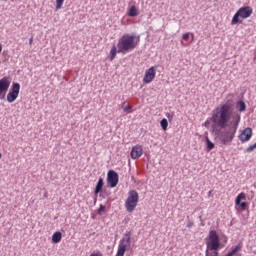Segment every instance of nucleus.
<instances>
[{"label":"nucleus","instance_id":"21","mask_svg":"<svg viewBox=\"0 0 256 256\" xmlns=\"http://www.w3.org/2000/svg\"><path fill=\"white\" fill-rule=\"evenodd\" d=\"M160 126L162 127L163 131H167V127H169V122L167 121L166 118H163L160 121Z\"/></svg>","mask_w":256,"mask_h":256},{"label":"nucleus","instance_id":"25","mask_svg":"<svg viewBox=\"0 0 256 256\" xmlns=\"http://www.w3.org/2000/svg\"><path fill=\"white\" fill-rule=\"evenodd\" d=\"M123 111H126L127 113H133V107L127 105L122 107Z\"/></svg>","mask_w":256,"mask_h":256},{"label":"nucleus","instance_id":"31","mask_svg":"<svg viewBox=\"0 0 256 256\" xmlns=\"http://www.w3.org/2000/svg\"><path fill=\"white\" fill-rule=\"evenodd\" d=\"M3 51V45L0 43V53Z\"/></svg>","mask_w":256,"mask_h":256},{"label":"nucleus","instance_id":"16","mask_svg":"<svg viewBox=\"0 0 256 256\" xmlns=\"http://www.w3.org/2000/svg\"><path fill=\"white\" fill-rule=\"evenodd\" d=\"M61 239H63V234L59 231L52 235V243H61Z\"/></svg>","mask_w":256,"mask_h":256},{"label":"nucleus","instance_id":"33","mask_svg":"<svg viewBox=\"0 0 256 256\" xmlns=\"http://www.w3.org/2000/svg\"><path fill=\"white\" fill-rule=\"evenodd\" d=\"M100 197H103V198H105V197L103 196V194H100Z\"/></svg>","mask_w":256,"mask_h":256},{"label":"nucleus","instance_id":"18","mask_svg":"<svg viewBox=\"0 0 256 256\" xmlns=\"http://www.w3.org/2000/svg\"><path fill=\"white\" fill-rule=\"evenodd\" d=\"M117 53H119V48L117 49V46L113 45L111 50H110V61H113L115 57H117Z\"/></svg>","mask_w":256,"mask_h":256},{"label":"nucleus","instance_id":"20","mask_svg":"<svg viewBox=\"0 0 256 256\" xmlns=\"http://www.w3.org/2000/svg\"><path fill=\"white\" fill-rule=\"evenodd\" d=\"M206 147L208 151H212V149H215V144L209 140V137L206 136Z\"/></svg>","mask_w":256,"mask_h":256},{"label":"nucleus","instance_id":"26","mask_svg":"<svg viewBox=\"0 0 256 256\" xmlns=\"http://www.w3.org/2000/svg\"><path fill=\"white\" fill-rule=\"evenodd\" d=\"M166 117L168 121H173L174 114L173 113H166Z\"/></svg>","mask_w":256,"mask_h":256},{"label":"nucleus","instance_id":"30","mask_svg":"<svg viewBox=\"0 0 256 256\" xmlns=\"http://www.w3.org/2000/svg\"><path fill=\"white\" fill-rule=\"evenodd\" d=\"M29 45H33V37L29 39Z\"/></svg>","mask_w":256,"mask_h":256},{"label":"nucleus","instance_id":"5","mask_svg":"<svg viewBox=\"0 0 256 256\" xmlns=\"http://www.w3.org/2000/svg\"><path fill=\"white\" fill-rule=\"evenodd\" d=\"M131 231H126L119 241L118 250L116 256H125V251L131 249Z\"/></svg>","mask_w":256,"mask_h":256},{"label":"nucleus","instance_id":"24","mask_svg":"<svg viewBox=\"0 0 256 256\" xmlns=\"http://www.w3.org/2000/svg\"><path fill=\"white\" fill-rule=\"evenodd\" d=\"M256 149V142L253 145H250L246 148V153H253V150Z\"/></svg>","mask_w":256,"mask_h":256},{"label":"nucleus","instance_id":"28","mask_svg":"<svg viewBox=\"0 0 256 256\" xmlns=\"http://www.w3.org/2000/svg\"><path fill=\"white\" fill-rule=\"evenodd\" d=\"M182 39H183L184 41H187V39H189V33L183 34Z\"/></svg>","mask_w":256,"mask_h":256},{"label":"nucleus","instance_id":"15","mask_svg":"<svg viewBox=\"0 0 256 256\" xmlns=\"http://www.w3.org/2000/svg\"><path fill=\"white\" fill-rule=\"evenodd\" d=\"M236 109H238L240 113H243L247 110V104H245V101L239 100L236 102Z\"/></svg>","mask_w":256,"mask_h":256},{"label":"nucleus","instance_id":"37","mask_svg":"<svg viewBox=\"0 0 256 256\" xmlns=\"http://www.w3.org/2000/svg\"><path fill=\"white\" fill-rule=\"evenodd\" d=\"M211 191L208 192V195H210Z\"/></svg>","mask_w":256,"mask_h":256},{"label":"nucleus","instance_id":"6","mask_svg":"<svg viewBox=\"0 0 256 256\" xmlns=\"http://www.w3.org/2000/svg\"><path fill=\"white\" fill-rule=\"evenodd\" d=\"M137 203H139V192H137V190H130L125 201L126 211L128 213H133L137 207Z\"/></svg>","mask_w":256,"mask_h":256},{"label":"nucleus","instance_id":"35","mask_svg":"<svg viewBox=\"0 0 256 256\" xmlns=\"http://www.w3.org/2000/svg\"><path fill=\"white\" fill-rule=\"evenodd\" d=\"M44 197H47V193L44 194Z\"/></svg>","mask_w":256,"mask_h":256},{"label":"nucleus","instance_id":"29","mask_svg":"<svg viewBox=\"0 0 256 256\" xmlns=\"http://www.w3.org/2000/svg\"><path fill=\"white\" fill-rule=\"evenodd\" d=\"M90 256H103V254H101L100 252H98V253H92V254H90Z\"/></svg>","mask_w":256,"mask_h":256},{"label":"nucleus","instance_id":"11","mask_svg":"<svg viewBox=\"0 0 256 256\" xmlns=\"http://www.w3.org/2000/svg\"><path fill=\"white\" fill-rule=\"evenodd\" d=\"M245 199H247L245 192H241L240 194H238L235 199V205L236 207H239L240 211H246L247 207H249V203L241 202V201H245Z\"/></svg>","mask_w":256,"mask_h":256},{"label":"nucleus","instance_id":"17","mask_svg":"<svg viewBox=\"0 0 256 256\" xmlns=\"http://www.w3.org/2000/svg\"><path fill=\"white\" fill-rule=\"evenodd\" d=\"M139 15V11L135 5L131 6L128 10V17H137Z\"/></svg>","mask_w":256,"mask_h":256},{"label":"nucleus","instance_id":"34","mask_svg":"<svg viewBox=\"0 0 256 256\" xmlns=\"http://www.w3.org/2000/svg\"><path fill=\"white\" fill-rule=\"evenodd\" d=\"M1 157H3V155L0 153V159H1Z\"/></svg>","mask_w":256,"mask_h":256},{"label":"nucleus","instance_id":"1","mask_svg":"<svg viewBox=\"0 0 256 256\" xmlns=\"http://www.w3.org/2000/svg\"><path fill=\"white\" fill-rule=\"evenodd\" d=\"M233 107L235 102L233 99H228L224 104L220 105L212 111V116L204 122V127H209L212 123V132L217 137L220 145H230L237 135L239 123H241V114L234 115V121H231L233 115Z\"/></svg>","mask_w":256,"mask_h":256},{"label":"nucleus","instance_id":"13","mask_svg":"<svg viewBox=\"0 0 256 256\" xmlns=\"http://www.w3.org/2000/svg\"><path fill=\"white\" fill-rule=\"evenodd\" d=\"M141 155H143V147L141 145L133 146L130 152L131 159H139Z\"/></svg>","mask_w":256,"mask_h":256},{"label":"nucleus","instance_id":"23","mask_svg":"<svg viewBox=\"0 0 256 256\" xmlns=\"http://www.w3.org/2000/svg\"><path fill=\"white\" fill-rule=\"evenodd\" d=\"M103 213H105V205L100 204L98 210H97V214L98 215H103Z\"/></svg>","mask_w":256,"mask_h":256},{"label":"nucleus","instance_id":"10","mask_svg":"<svg viewBox=\"0 0 256 256\" xmlns=\"http://www.w3.org/2000/svg\"><path fill=\"white\" fill-rule=\"evenodd\" d=\"M107 183L113 189L119 184V174L115 170H109L107 173Z\"/></svg>","mask_w":256,"mask_h":256},{"label":"nucleus","instance_id":"12","mask_svg":"<svg viewBox=\"0 0 256 256\" xmlns=\"http://www.w3.org/2000/svg\"><path fill=\"white\" fill-rule=\"evenodd\" d=\"M252 137L253 129H251V127H247L239 134L238 139L241 143H247V141H251Z\"/></svg>","mask_w":256,"mask_h":256},{"label":"nucleus","instance_id":"36","mask_svg":"<svg viewBox=\"0 0 256 256\" xmlns=\"http://www.w3.org/2000/svg\"><path fill=\"white\" fill-rule=\"evenodd\" d=\"M228 97H232V95H231V94H229V95H228Z\"/></svg>","mask_w":256,"mask_h":256},{"label":"nucleus","instance_id":"27","mask_svg":"<svg viewBox=\"0 0 256 256\" xmlns=\"http://www.w3.org/2000/svg\"><path fill=\"white\" fill-rule=\"evenodd\" d=\"M195 223L193 221H188L186 224V227H188V229H191V227H194Z\"/></svg>","mask_w":256,"mask_h":256},{"label":"nucleus","instance_id":"19","mask_svg":"<svg viewBox=\"0 0 256 256\" xmlns=\"http://www.w3.org/2000/svg\"><path fill=\"white\" fill-rule=\"evenodd\" d=\"M241 249H243V242H239L235 247H233L230 253L235 255V253H238V251H241Z\"/></svg>","mask_w":256,"mask_h":256},{"label":"nucleus","instance_id":"32","mask_svg":"<svg viewBox=\"0 0 256 256\" xmlns=\"http://www.w3.org/2000/svg\"><path fill=\"white\" fill-rule=\"evenodd\" d=\"M94 203H97V197L94 198Z\"/></svg>","mask_w":256,"mask_h":256},{"label":"nucleus","instance_id":"14","mask_svg":"<svg viewBox=\"0 0 256 256\" xmlns=\"http://www.w3.org/2000/svg\"><path fill=\"white\" fill-rule=\"evenodd\" d=\"M104 185L105 181L103 180V178H99L94 189V195L98 196L99 193H103Z\"/></svg>","mask_w":256,"mask_h":256},{"label":"nucleus","instance_id":"7","mask_svg":"<svg viewBox=\"0 0 256 256\" xmlns=\"http://www.w3.org/2000/svg\"><path fill=\"white\" fill-rule=\"evenodd\" d=\"M21 91V84L18 82H14L12 84L11 90L6 96V100L8 103H14V101H17V97H19V92Z\"/></svg>","mask_w":256,"mask_h":256},{"label":"nucleus","instance_id":"8","mask_svg":"<svg viewBox=\"0 0 256 256\" xmlns=\"http://www.w3.org/2000/svg\"><path fill=\"white\" fill-rule=\"evenodd\" d=\"M9 87H11V80L9 77L4 76L0 79V99H5V95H7V91H9Z\"/></svg>","mask_w":256,"mask_h":256},{"label":"nucleus","instance_id":"9","mask_svg":"<svg viewBox=\"0 0 256 256\" xmlns=\"http://www.w3.org/2000/svg\"><path fill=\"white\" fill-rule=\"evenodd\" d=\"M159 66H152L146 70L143 78V83L149 84L155 79V75H157V69Z\"/></svg>","mask_w":256,"mask_h":256},{"label":"nucleus","instance_id":"22","mask_svg":"<svg viewBox=\"0 0 256 256\" xmlns=\"http://www.w3.org/2000/svg\"><path fill=\"white\" fill-rule=\"evenodd\" d=\"M63 3H65V0H56V11H59L63 7Z\"/></svg>","mask_w":256,"mask_h":256},{"label":"nucleus","instance_id":"4","mask_svg":"<svg viewBox=\"0 0 256 256\" xmlns=\"http://www.w3.org/2000/svg\"><path fill=\"white\" fill-rule=\"evenodd\" d=\"M251 15H253V8H251V6L241 7L234 14L231 20V25H239V23H243V20L241 19H249Z\"/></svg>","mask_w":256,"mask_h":256},{"label":"nucleus","instance_id":"2","mask_svg":"<svg viewBox=\"0 0 256 256\" xmlns=\"http://www.w3.org/2000/svg\"><path fill=\"white\" fill-rule=\"evenodd\" d=\"M139 41H141V36L124 34L118 39V53H129V51H133V49H135L137 45H139Z\"/></svg>","mask_w":256,"mask_h":256},{"label":"nucleus","instance_id":"3","mask_svg":"<svg viewBox=\"0 0 256 256\" xmlns=\"http://www.w3.org/2000/svg\"><path fill=\"white\" fill-rule=\"evenodd\" d=\"M205 256H219V248L221 247V239L217 231L211 230L207 237Z\"/></svg>","mask_w":256,"mask_h":256}]
</instances>
